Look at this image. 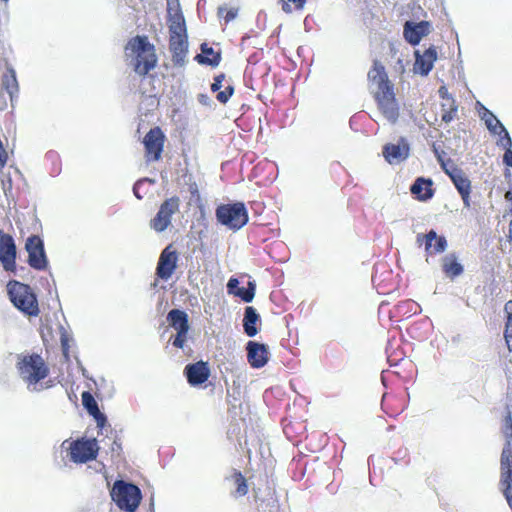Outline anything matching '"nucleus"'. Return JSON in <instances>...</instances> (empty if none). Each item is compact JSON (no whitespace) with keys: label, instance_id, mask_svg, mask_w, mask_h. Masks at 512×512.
<instances>
[{"label":"nucleus","instance_id":"obj_1","mask_svg":"<svg viewBox=\"0 0 512 512\" xmlns=\"http://www.w3.org/2000/svg\"><path fill=\"white\" fill-rule=\"evenodd\" d=\"M367 80L378 110L387 121L396 123L400 116V105L396 98L395 86L379 60L373 61L367 73Z\"/></svg>","mask_w":512,"mask_h":512},{"label":"nucleus","instance_id":"obj_2","mask_svg":"<svg viewBox=\"0 0 512 512\" xmlns=\"http://www.w3.org/2000/svg\"><path fill=\"white\" fill-rule=\"evenodd\" d=\"M125 52L132 58L133 69L143 79L158 63L155 46L146 35H137L129 39Z\"/></svg>","mask_w":512,"mask_h":512},{"label":"nucleus","instance_id":"obj_3","mask_svg":"<svg viewBox=\"0 0 512 512\" xmlns=\"http://www.w3.org/2000/svg\"><path fill=\"white\" fill-rule=\"evenodd\" d=\"M169 49L176 66H183L188 52L187 29L185 18L180 10L168 18Z\"/></svg>","mask_w":512,"mask_h":512},{"label":"nucleus","instance_id":"obj_4","mask_svg":"<svg viewBox=\"0 0 512 512\" xmlns=\"http://www.w3.org/2000/svg\"><path fill=\"white\" fill-rule=\"evenodd\" d=\"M8 295L13 305L28 316H37L40 312L38 301L32 288L18 281L7 285Z\"/></svg>","mask_w":512,"mask_h":512},{"label":"nucleus","instance_id":"obj_5","mask_svg":"<svg viewBox=\"0 0 512 512\" xmlns=\"http://www.w3.org/2000/svg\"><path fill=\"white\" fill-rule=\"evenodd\" d=\"M17 369L21 378L29 385H35L49 375V367L44 359L36 353L19 358Z\"/></svg>","mask_w":512,"mask_h":512},{"label":"nucleus","instance_id":"obj_6","mask_svg":"<svg viewBox=\"0 0 512 512\" xmlns=\"http://www.w3.org/2000/svg\"><path fill=\"white\" fill-rule=\"evenodd\" d=\"M111 498L121 510L135 512L141 502L142 494L136 485L117 480L111 490Z\"/></svg>","mask_w":512,"mask_h":512},{"label":"nucleus","instance_id":"obj_7","mask_svg":"<svg viewBox=\"0 0 512 512\" xmlns=\"http://www.w3.org/2000/svg\"><path fill=\"white\" fill-rule=\"evenodd\" d=\"M216 218L219 223L232 230H239L248 222V212L242 202L221 204L216 208Z\"/></svg>","mask_w":512,"mask_h":512},{"label":"nucleus","instance_id":"obj_8","mask_svg":"<svg viewBox=\"0 0 512 512\" xmlns=\"http://www.w3.org/2000/svg\"><path fill=\"white\" fill-rule=\"evenodd\" d=\"M69 458L74 463H87L95 460L99 452L98 441L95 438H80L69 443Z\"/></svg>","mask_w":512,"mask_h":512},{"label":"nucleus","instance_id":"obj_9","mask_svg":"<svg viewBox=\"0 0 512 512\" xmlns=\"http://www.w3.org/2000/svg\"><path fill=\"white\" fill-rule=\"evenodd\" d=\"M18 94L19 84L16 72L9 66L0 76V111L6 110L9 103L13 106Z\"/></svg>","mask_w":512,"mask_h":512},{"label":"nucleus","instance_id":"obj_10","mask_svg":"<svg viewBox=\"0 0 512 512\" xmlns=\"http://www.w3.org/2000/svg\"><path fill=\"white\" fill-rule=\"evenodd\" d=\"M166 137L159 126L151 128L143 138L145 158L147 162H156L161 159Z\"/></svg>","mask_w":512,"mask_h":512},{"label":"nucleus","instance_id":"obj_11","mask_svg":"<svg viewBox=\"0 0 512 512\" xmlns=\"http://www.w3.org/2000/svg\"><path fill=\"white\" fill-rule=\"evenodd\" d=\"M501 487L512 510V446L505 445L501 453Z\"/></svg>","mask_w":512,"mask_h":512},{"label":"nucleus","instance_id":"obj_12","mask_svg":"<svg viewBox=\"0 0 512 512\" xmlns=\"http://www.w3.org/2000/svg\"><path fill=\"white\" fill-rule=\"evenodd\" d=\"M25 248L28 253L29 266L35 270H45L48 266V260L42 239L37 235L28 237Z\"/></svg>","mask_w":512,"mask_h":512},{"label":"nucleus","instance_id":"obj_13","mask_svg":"<svg viewBox=\"0 0 512 512\" xmlns=\"http://www.w3.org/2000/svg\"><path fill=\"white\" fill-rule=\"evenodd\" d=\"M180 199L177 196L166 199L160 206L150 226L157 232L164 231L171 223L172 215L178 211Z\"/></svg>","mask_w":512,"mask_h":512},{"label":"nucleus","instance_id":"obj_14","mask_svg":"<svg viewBox=\"0 0 512 512\" xmlns=\"http://www.w3.org/2000/svg\"><path fill=\"white\" fill-rule=\"evenodd\" d=\"M0 261L7 272L16 270V245L10 234L0 230Z\"/></svg>","mask_w":512,"mask_h":512},{"label":"nucleus","instance_id":"obj_15","mask_svg":"<svg viewBox=\"0 0 512 512\" xmlns=\"http://www.w3.org/2000/svg\"><path fill=\"white\" fill-rule=\"evenodd\" d=\"M178 254L172 245L165 247L159 257L156 274L162 280H168L177 268Z\"/></svg>","mask_w":512,"mask_h":512},{"label":"nucleus","instance_id":"obj_16","mask_svg":"<svg viewBox=\"0 0 512 512\" xmlns=\"http://www.w3.org/2000/svg\"><path fill=\"white\" fill-rule=\"evenodd\" d=\"M247 360L252 368H262L269 360L267 346L262 343L249 341L246 346Z\"/></svg>","mask_w":512,"mask_h":512},{"label":"nucleus","instance_id":"obj_17","mask_svg":"<svg viewBox=\"0 0 512 512\" xmlns=\"http://www.w3.org/2000/svg\"><path fill=\"white\" fill-rule=\"evenodd\" d=\"M184 374L191 386H198L205 383L210 377V368L207 362L198 361L186 365Z\"/></svg>","mask_w":512,"mask_h":512},{"label":"nucleus","instance_id":"obj_18","mask_svg":"<svg viewBox=\"0 0 512 512\" xmlns=\"http://www.w3.org/2000/svg\"><path fill=\"white\" fill-rule=\"evenodd\" d=\"M430 32V23L428 21H421L414 23L406 21L404 24L403 35L405 40L415 46L418 45L423 37Z\"/></svg>","mask_w":512,"mask_h":512},{"label":"nucleus","instance_id":"obj_19","mask_svg":"<svg viewBox=\"0 0 512 512\" xmlns=\"http://www.w3.org/2000/svg\"><path fill=\"white\" fill-rule=\"evenodd\" d=\"M417 242L425 244L427 255L439 254L445 251L447 241L444 236H438L434 230H430L426 235L418 234Z\"/></svg>","mask_w":512,"mask_h":512},{"label":"nucleus","instance_id":"obj_20","mask_svg":"<svg viewBox=\"0 0 512 512\" xmlns=\"http://www.w3.org/2000/svg\"><path fill=\"white\" fill-rule=\"evenodd\" d=\"M81 397L83 406L88 411V413L94 417L97 423V427L101 431L106 430L107 427L110 428V425H107L106 416L99 410L98 404L93 395L88 391H84Z\"/></svg>","mask_w":512,"mask_h":512},{"label":"nucleus","instance_id":"obj_21","mask_svg":"<svg viewBox=\"0 0 512 512\" xmlns=\"http://www.w3.org/2000/svg\"><path fill=\"white\" fill-rule=\"evenodd\" d=\"M409 150V145L401 139V143L384 145L382 153L385 160L393 164L405 160L409 156Z\"/></svg>","mask_w":512,"mask_h":512},{"label":"nucleus","instance_id":"obj_22","mask_svg":"<svg viewBox=\"0 0 512 512\" xmlns=\"http://www.w3.org/2000/svg\"><path fill=\"white\" fill-rule=\"evenodd\" d=\"M481 118L484 120L487 129L494 135L504 134L503 139L505 143L504 146H512V140L509 136V133L502 125V123L497 119V117L488 109L483 108V112Z\"/></svg>","mask_w":512,"mask_h":512},{"label":"nucleus","instance_id":"obj_23","mask_svg":"<svg viewBox=\"0 0 512 512\" xmlns=\"http://www.w3.org/2000/svg\"><path fill=\"white\" fill-rule=\"evenodd\" d=\"M439 95L442 98L441 102V111H442V121L449 123L451 122L457 114V104L455 99L448 93L447 89L442 86L439 89Z\"/></svg>","mask_w":512,"mask_h":512},{"label":"nucleus","instance_id":"obj_24","mask_svg":"<svg viewBox=\"0 0 512 512\" xmlns=\"http://www.w3.org/2000/svg\"><path fill=\"white\" fill-rule=\"evenodd\" d=\"M450 178L455 185L457 191L461 195L464 206L470 207L471 181L463 174L461 170L456 173H449Z\"/></svg>","mask_w":512,"mask_h":512},{"label":"nucleus","instance_id":"obj_25","mask_svg":"<svg viewBox=\"0 0 512 512\" xmlns=\"http://www.w3.org/2000/svg\"><path fill=\"white\" fill-rule=\"evenodd\" d=\"M415 67L422 75H427L433 68L434 62L437 59V51L434 47H430L420 54L418 51L415 53Z\"/></svg>","mask_w":512,"mask_h":512},{"label":"nucleus","instance_id":"obj_26","mask_svg":"<svg viewBox=\"0 0 512 512\" xmlns=\"http://www.w3.org/2000/svg\"><path fill=\"white\" fill-rule=\"evenodd\" d=\"M432 180L419 177L412 184L410 191L419 201H427L433 197Z\"/></svg>","mask_w":512,"mask_h":512},{"label":"nucleus","instance_id":"obj_27","mask_svg":"<svg viewBox=\"0 0 512 512\" xmlns=\"http://www.w3.org/2000/svg\"><path fill=\"white\" fill-rule=\"evenodd\" d=\"M225 78L226 75L224 73H220L214 77L213 83L211 84V91L217 92L216 99L221 104H226L234 94V86L232 84H228L223 91H220Z\"/></svg>","mask_w":512,"mask_h":512},{"label":"nucleus","instance_id":"obj_28","mask_svg":"<svg viewBox=\"0 0 512 512\" xmlns=\"http://www.w3.org/2000/svg\"><path fill=\"white\" fill-rule=\"evenodd\" d=\"M258 502L259 512H280V504L276 491L272 487H267V494L265 498L255 496Z\"/></svg>","mask_w":512,"mask_h":512},{"label":"nucleus","instance_id":"obj_29","mask_svg":"<svg viewBox=\"0 0 512 512\" xmlns=\"http://www.w3.org/2000/svg\"><path fill=\"white\" fill-rule=\"evenodd\" d=\"M221 52L214 51L207 43L201 44V53L195 56V60L201 65L217 67L221 62Z\"/></svg>","mask_w":512,"mask_h":512},{"label":"nucleus","instance_id":"obj_30","mask_svg":"<svg viewBox=\"0 0 512 512\" xmlns=\"http://www.w3.org/2000/svg\"><path fill=\"white\" fill-rule=\"evenodd\" d=\"M260 322V316L256 309L252 306H247L244 312L243 328L244 332L249 337H254L258 333L257 324Z\"/></svg>","mask_w":512,"mask_h":512},{"label":"nucleus","instance_id":"obj_31","mask_svg":"<svg viewBox=\"0 0 512 512\" xmlns=\"http://www.w3.org/2000/svg\"><path fill=\"white\" fill-rule=\"evenodd\" d=\"M167 320L170 326L173 327L177 332H179V330H189L188 315L182 310H170L167 315Z\"/></svg>","mask_w":512,"mask_h":512},{"label":"nucleus","instance_id":"obj_32","mask_svg":"<svg viewBox=\"0 0 512 512\" xmlns=\"http://www.w3.org/2000/svg\"><path fill=\"white\" fill-rule=\"evenodd\" d=\"M442 267L444 273L450 278H455L463 273V266L457 261L454 255L445 257Z\"/></svg>","mask_w":512,"mask_h":512},{"label":"nucleus","instance_id":"obj_33","mask_svg":"<svg viewBox=\"0 0 512 512\" xmlns=\"http://www.w3.org/2000/svg\"><path fill=\"white\" fill-rule=\"evenodd\" d=\"M231 478L234 481L236 486L235 496L242 497L248 493V484L244 475L239 471L234 469Z\"/></svg>","mask_w":512,"mask_h":512},{"label":"nucleus","instance_id":"obj_34","mask_svg":"<svg viewBox=\"0 0 512 512\" xmlns=\"http://www.w3.org/2000/svg\"><path fill=\"white\" fill-rule=\"evenodd\" d=\"M110 436H106V438L111 441L107 443L105 439H101L100 442L105 443V445L109 446V452L111 453V457H119L122 451V446L120 439L117 437L116 432L112 431L110 428Z\"/></svg>","mask_w":512,"mask_h":512},{"label":"nucleus","instance_id":"obj_35","mask_svg":"<svg viewBox=\"0 0 512 512\" xmlns=\"http://www.w3.org/2000/svg\"><path fill=\"white\" fill-rule=\"evenodd\" d=\"M395 309L397 312L402 313L403 316L410 317L417 313L418 305L413 300L408 299L397 304Z\"/></svg>","mask_w":512,"mask_h":512},{"label":"nucleus","instance_id":"obj_36","mask_svg":"<svg viewBox=\"0 0 512 512\" xmlns=\"http://www.w3.org/2000/svg\"><path fill=\"white\" fill-rule=\"evenodd\" d=\"M256 285L249 281L247 288H238L235 292V296L240 297L244 302L249 303L255 296Z\"/></svg>","mask_w":512,"mask_h":512},{"label":"nucleus","instance_id":"obj_37","mask_svg":"<svg viewBox=\"0 0 512 512\" xmlns=\"http://www.w3.org/2000/svg\"><path fill=\"white\" fill-rule=\"evenodd\" d=\"M502 433L506 439L505 445L512 446V413L509 410L504 418Z\"/></svg>","mask_w":512,"mask_h":512},{"label":"nucleus","instance_id":"obj_38","mask_svg":"<svg viewBox=\"0 0 512 512\" xmlns=\"http://www.w3.org/2000/svg\"><path fill=\"white\" fill-rule=\"evenodd\" d=\"M237 13H238V10L235 8L228 9L226 7H220L218 9V15L224 19L225 23H229L230 21L235 19L237 16Z\"/></svg>","mask_w":512,"mask_h":512},{"label":"nucleus","instance_id":"obj_39","mask_svg":"<svg viewBox=\"0 0 512 512\" xmlns=\"http://www.w3.org/2000/svg\"><path fill=\"white\" fill-rule=\"evenodd\" d=\"M504 338L508 350L512 352V317L506 319Z\"/></svg>","mask_w":512,"mask_h":512},{"label":"nucleus","instance_id":"obj_40","mask_svg":"<svg viewBox=\"0 0 512 512\" xmlns=\"http://www.w3.org/2000/svg\"><path fill=\"white\" fill-rule=\"evenodd\" d=\"M188 331L189 330H179L172 341V345L179 349L183 348L187 341Z\"/></svg>","mask_w":512,"mask_h":512},{"label":"nucleus","instance_id":"obj_41","mask_svg":"<svg viewBox=\"0 0 512 512\" xmlns=\"http://www.w3.org/2000/svg\"><path fill=\"white\" fill-rule=\"evenodd\" d=\"M306 1L307 0H287V3H285L282 7V9L285 11V12H291V7L288 3H293L294 4V7L295 9L297 10H301L304 8L305 4H306Z\"/></svg>","mask_w":512,"mask_h":512},{"label":"nucleus","instance_id":"obj_42","mask_svg":"<svg viewBox=\"0 0 512 512\" xmlns=\"http://www.w3.org/2000/svg\"><path fill=\"white\" fill-rule=\"evenodd\" d=\"M8 161V153L0 140V169L4 168Z\"/></svg>","mask_w":512,"mask_h":512},{"label":"nucleus","instance_id":"obj_43","mask_svg":"<svg viewBox=\"0 0 512 512\" xmlns=\"http://www.w3.org/2000/svg\"><path fill=\"white\" fill-rule=\"evenodd\" d=\"M238 284H239V281L237 278H233V277L230 278L227 283L228 293L235 295V292H236L235 289L237 288Z\"/></svg>","mask_w":512,"mask_h":512},{"label":"nucleus","instance_id":"obj_44","mask_svg":"<svg viewBox=\"0 0 512 512\" xmlns=\"http://www.w3.org/2000/svg\"><path fill=\"white\" fill-rule=\"evenodd\" d=\"M507 150L504 153L503 156V162L507 165L512 167V150L510 149L511 146H506Z\"/></svg>","mask_w":512,"mask_h":512},{"label":"nucleus","instance_id":"obj_45","mask_svg":"<svg viewBox=\"0 0 512 512\" xmlns=\"http://www.w3.org/2000/svg\"><path fill=\"white\" fill-rule=\"evenodd\" d=\"M504 311L507 315V318H511L512 317V300H509L505 303V306H504Z\"/></svg>","mask_w":512,"mask_h":512},{"label":"nucleus","instance_id":"obj_46","mask_svg":"<svg viewBox=\"0 0 512 512\" xmlns=\"http://www.w3.org/2000/svg\"><path fill=\"white\" fill-rule=\"evenodd\" d=\"M141 181H138L135 183L134 187H133V192H134V195L138 198V199H142V196L140 195V191H139V186L141 185Z\"/></svg>","mask_w":512,"mask_h":512},{"label":"nucleus","instance_id":"obj_47","mask_svg":"<svg viewBox=\"0 0 512 512\" xmlns=\"http://www.w3.org/2000/svg\"><path fill=\"white\" fill-rule=\"evenodd\" d=\"M189 190L193 196L199 197L198 187L195 183L189 186Z\"/></svg>","mask_w":512,"mask_h":512},{"label":"nucleus","instance_id":"obj_48","mask_svg":"<svg viewBox=\"0 0 512 512\" xmlns=\"http://www.w3.org/2000/svg\"><path fill=\"white\" fill-rule=\"evenodd\" d=\"M507 238H508L509 243L512 244V220L509 223V233H508Z\"/></svg>","mask_w":512,"mask_h":512},{"label":"nucleus","instance_id":"obj_49","mask_svg":"<svg viewBox=\"0 0 512 512\" xmlns=\"http://www.w3.org/2000/svg\"><path fill=\"white\" fill-rule=\"evenodd\" d=\"M505 198H506V200H508V201H510L512 203V190H508L505 193Z\"/></svg>","mask_w":512,"mask_h":512}]
</instances>
